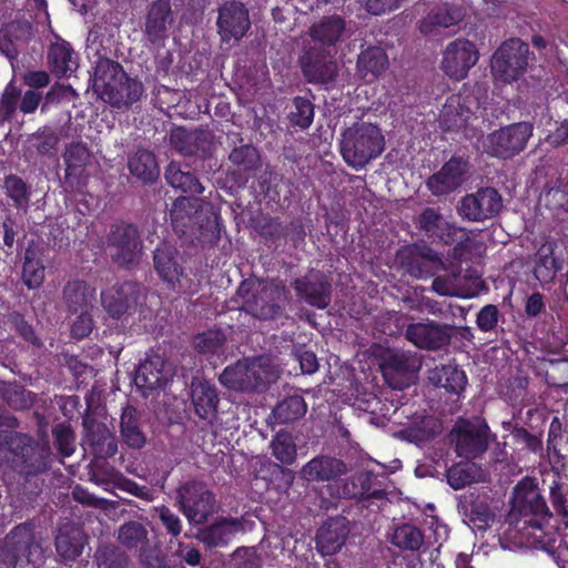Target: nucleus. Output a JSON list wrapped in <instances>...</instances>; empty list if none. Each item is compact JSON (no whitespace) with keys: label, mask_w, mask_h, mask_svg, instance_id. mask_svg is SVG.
<instances>
[{"label":"nucleus","mask_w":568,"mask_h":568,"mask_svg":"<svg viewBox=\"0 0 568 568\" xmlns=\"http://www.w3.org/2000/svg\"><path fill=\"white\" fill-rule=\"evenodd\" d=\"M93 90L105 102L122 108L133 104L141 98L143 85L128 78L118 62L99 59L93 75Z\"/></svg>","instance_id":"1"},{"label":"nucleus","mask_w":568,"mask_h":568,"mask_svg":"<svg viewBox=\"0 0 568 568\" xmlns=\"http://www.w3.org/2000/svg\"><path fill=\"white\" fill-rule=\"evenodd\" d=\"M278 369L267 357L252 361H242L234 366L226 367L220 376L221 383L230 389H255L261 384L276 379Z\"/></svg>","instance_id":"2"},{"label":"nucleus","mask_w":568,"mask_h":568,"mask_svg":"<svg viewBox=\"0 0 568 568\" xmlns=\"http://www.w3.org/2000/svg\"><path fill=\"white\" fill-rule=\"evenodd\" d=\"M531 52L529 45L518 38L504 42L491 59L494 77L504 83L518 80L527 70Z\"/></svg>","instance_id":"3"},{"label":"nucleus","mask_w":568,"mask_h":568,"mask_svg":"<svg viewBox=\"0 0 568 568\" xmlns=\"http://www.w3.org/2000/svg\"><path fill=\"white\" fill-rule=\"evenodd\" d=\"M239 295L243 298V307L255 317L268 318L274 315L273 306L265 305L266 301H277L284 295L278 284H263L256 281H245L239 287Z\"/></svg>","instance_id":"4"},{"label":"nucleus","mask_w":568,"mask_h":568,"mask_svg":"<svg viewBox=\"0 0 568 568\" xmlns=\"http://www.w3.org/2000/svg\"><path fill=\"white\" fill-rule=\"evenodd\" d=\"M216 27L222 42H239L251 28L247 8L236 0L224 2L219 8Z\"/></svg>","instance_id":"5"},{"label":"nucleus","mask_w":568,"mask_h":568,"mask_svg":"<svg viewBox=\"0 0 568 568\" xmlns=\"http://www.w3.org/2000/svg\"><path fill=\"white\" fill-rule=\"evenodd\" d=\"M69 307L80 315L72 324V334L77 338L87 336L92 329V318L89 306L94 300L95 291L83 282L69 283L64 290Z\"/></svg>","instance_id":"6"},{"label":"nucleus","mask_w":568,"mask_h":568,"mask_svg":"<svg viewBox=\"0 0 568 568\" xmlns=\"http://www.w3.org/2000/svg\"><path fill=\"white\" fill-rule=\"evenodd\" d=\"M478 52L468 40L458 39L449 43L443 54L442 69L452 79L462 80L476 64Z\"/></svg>","instance_id":"7"},{"label":"nucleus","mask_w":568,"mask_h":568,"mask_svg":"<svg viewBox=\"0 0 568 568\" xmlns=\"http://www.w3.org/2000/svg\"><path fill=\"white\" fill-rule=\"evenodd\" d=\"M455 436L458 456L474 458L487 448L488 427L480 419L459 420L455 427Z\"/></svg>","instance_id":"8"},{"label":"nucleus","mask_w":568,"mask_h":568,"mask_svg":"<svg viewBox=\"0 0 568 568\" xmlns=\"http://www.w3.org/2000/svg\"><path fill=\"white\" fill-rule=\"evenodd\" d=\"M332 52L316 45H303L301 65L305 78L314 83H329L336 75V63Z\"/></svg>","instance_id":"9"},{"label":"nucleus","mask_w":568,"mask_h":568,"mask_svg":"<svg viewBox=\"0 0 568 568\" xmlns=\"http://www.w3.org/2000/svg\"><path fill=\"white\" fill-rule=\"evenodd\" d=\"M174 22V14L169 0L153 1L146 11L143 34L153 45H162L169 37Z\"/></svg>","instance_id":"10"},{"label":"nucleus","mask_w":568,"mask_h":568,"mask_svg":"<svg viewBox=\"0 0 568 568\" xmlns=\"http://www.w3.org/2000/svg\"><path fill=\"white\" fill-rule=\"evenodd\" d=\"M183 513L190 523L201 524L214 509V498L202 485L190 484L179 490Z\"/></svg>","instance_id":"11"},{"label":"nucleus","mask_w":568,"mask_h":568,"mask_svg":"<svg viewBox=\"0 0 568 568\" xmlns=\"http://www.w3.org/2000/svg\"><path fill=\"white\" fill-rule=\"evenodd\" d=\"M501 207V199L494 189H483L466 195L458 206L462 217L469 221H483L496 215Z\"/></svg>","instance_id":"12"},{"label":"nucleus","mask_w":568,"mask_h":568,"mask_svg":"<svg viewBox=\"0 0 568 568\" xmlns=\"http://www.w3.org/2000/svg\"><path fill=\"white\" fill-rule=\"evenodd\" d=\"M347 32L346 21L337 14L323 17L312 24L308 30L310 40L303 45H316L318 49L332 52V49L343 40Z\"/></svg>","instance_id":"13"},{"label":"nucleus","mask_w":568,"mask_h":568,"mask_svg":"<svg viewBox=\"0 0 568 568\" xmlns=\"http://www.w3.org/2000/svg\"><path fill=\"white\" fill-rule=\"evenodd\" d=\"M371 353L377 359L385 379L392 387H403L404 385V383L395 381L397 375L406 381L410 378L412 369L407 364V357L404 353L392 349L383 344L373 345Z\"/></svg>","instance_id":"14"},{"label":"nucleus","mask_w":568,"mask_h":568,"mask_svg":"<svg viewBox=\"0 0 568 568\" xmlns=\"http://www.w3.org/2000/svg\"><path fill=\"white\" fill-rule=\"evenodd\" d=\"M476 105V99L471 95L448 97L439 113L440 126L446 131L462 129L473 115Z\"/></svg>","instance_id":"15"},{"label":"nucleus","mask_w":568,"mask_h":568,"mask_svg":"<svg viewBox=\"0 0 568 568\" xmlns=\"http://www.w3.org/2000/svg\"><path fill=\"white\" fill-rule=\"evenodd\" d=\"M466 174L467 163L460 159H452L428 180L427 184L434 194H446L460 186L466 180Z\"/></svg>","instance_id":"16"},{"label":"nucleus","mask_w":568,"mask_h":568,"mask_svg":"<svg viewBox=\"0 0 568 568\" xmlns=\"http://www.w3.org/2000/svg\"><path fill=\"white\" fill-rule=\"evenodd\" d=\"M173 376L172 366L160 356H153L142 363L135 376L140 388L155 389L164 386Z\"/></svg>","instance_id":"17"},{"label":"nucleus","mask_w":568,"mask_h":568,"mask_svg":"<svg viewBox=\"0 0 568 568\" xmlns=\"http://www.w3.org/2000/svg\"><path fill=\"white\" fill-rule=\"evenodd\" d=\"M112 245L116 248L113 257L122 264L132 263L140 252L138 231L132 225L116 226L111 236Z\"/></svg>","instance_id":"18"},{"label":"nucleus","mask_w":568,"mask_h":568,"mask_svg":"<svg viewBox=\"0 0 568 568\" xmlns=\"http://www.w3.org/2000/svg\"><path fill=\"white\" fill-rule=\"evenodd\" d=\"M48 64L51 72L57 77H69L78 68L73 49L59 37L49 47Z\"/></svg>","instance_id":"19"},{"label":"nucleus","mask_w":568,"mask_h":568,"mask_svg":"<svg viewBox=\"0 0 568 568\" xmlns=\"http://www.w3.org/2000/svg\"><path fill=\"white\" fill-rule=\"evenodd\" d=\"M406 337L420 348H438L446 344L448 335L438 325L430 322L416 323L407 327Z\"/></svg>","instance_id":"20"},{"label":"nucleus","mask_w":568,"mask_h":568,"mask_svg":"<svg viewBox=\"0 0 568 568\" xmlns=\"http://www.w3.org/2000/svg\"><path fill=\"white\" fill-rule=\"evenodd\" d=\"M514 508L520 513L541 514L546 509L539 490L531 479H524L514 489Z\"/></svg>","instance_id":"21"},{"label":"nucleus","mask_w":568,"mask_h":568,"mask_svg":"<svg viewBox=\"0 0 568 568\" xmlns=\"http://www.w3.org/2000/svg\"><path fill=\"white\" fill-rule=\"evenodd\" d=\"M296 291L311 305L318 308L328 305V285L318 273H311L305 281H297Z\"/></svg>","instance_id":"22"},{"label":"nucleus","mask_w":568,"mask_h":568,"mask_svg":"<svg viewBox=\"0 0 568 568\" xmlns=\"http://www.w3.org/2000/svg\"><path fill=\"white\" fill-rule=\"evenodd\" d=\"M388 68V58L382 48L364 50L357 59V71L365 81H373Z\"/></svg>","instance_id":"23"},{"label":"nucleus","mask_w":568,"mask_h":568,"mask_svg":"<svg viewBox=\"0 0 568 568\" xmlns=\"http://www.w3.org/2000/svg\"><path fill=\"white\" fill-rule=\"evenodd\" d=\"M243 531V525L236 519H220L201 534V538L210 546H221L231 541Z\"/></svg>","instance_id":"24"},{"label":"nucleus","mask_w":568,"mask_h":568,"mask_svg":"<svg viewBox=\"0 0 568 568\" xmlns=\"http://www.w3.org/2000/svg\"><path fill=\"white\" fill-rule=\"evenodd\" d=\"M192 402L201 418H211L216 410L217 395L211 384L196 379L192 383Z\"/></svg>","instance_id":"25"},{"label":"nucleus","mask_w":568,"mask_h":568,"mask_svg":"<svg viewBox=\"0 0 568 568\" xmlns=\"http://www.w3.org/2000/svg\"><path fill=\"white\" fill-rule=\"evenodd\" d=\"M175 250L163 245L154 253V266L159 275L171 285L180 283L183 275L182 268L175 261Z\"/></svg>","instance_id":"26"},{"label":"nucleus","mask_w":568,"mask_h":568,"mask_svg":"<svg viewBox=\"0 0 568 568\" xmlns=\"http://www.w3.org/2000/svg\"><path fill=\"white\" fill-rule=\"evenodd\" d=\"M344 470L342 462L327 457H317L308 462L301 470V475L308 481L331 480Z\"/></svg>","instance_id":"27"},{"label":"nucleus","mask_w":568,"mask_h":568,"mask_svg":"<svg viewBox=\"0 0 568 568\" xmlns=\"http://www.w3.org/2000/svg\"><path fill=\"white\" fill-rule=\"evenodd\" d=\"M85 539L83 532L73 526L60 529L55 546L58 554L65 560H73L82 552Z\"/></svg>","instance_id":"28"},{"label":"nucleus","mask_w":568,"mask_h":568,"mask_svg":"<svg viewBox=\"0 0 568 568\" xmlns=\"http://www.w3.org/2000/svg\"><path fill=\"white\" fill-rule=\"evenodd\" d=\"M460 20V14L447 6L430 10L425 18L419 21V31L423 34H436L440 29L456 24Z\"/></svg>","instance_id":"29"},{"label":"nucleus","mask_w":568,"mask_h":568,"mask_svg":"<svg viewBox=\"0 0 568 568\" xmlns=\"http://www.w3.org/2000/svg\"><path fill=\"white\" fill-rule=\"evenodd\" d=\"M345 531L343 520H331L317 532V547L324 555L337 552L344 544Z\"/></svg>","instance_id":"30"},{"label":"nucleus","mask_w":568,"mask_h":568,"mask_svg":"<svg viewBox=\"0 0 568 568\" xmlns=\"http://www.w3.org/2000/svg\"><path fill=\"white\" fill-rule=\"evenodd\" d=\"M130 172L143 182H152L159 176V165L154 155L144 148H139L129 160Z\"/></svg>","instance_id":"31"},{"label":"nucleus","mask_w":568,"mask_h":568,"mask_svg":"<svg viewBox=\"0 0 568 568\" xmlns=\"http://www.w3.org/2000/svg\"><path fill=\"white\" fill-rule=\"evenodd\" d=\"M486 473L474 463L465 462L450 467L447 481L454 489H462L471 483L484 481Z\"/></svg>","instance_id":"32"},{"label":"nucleus","mask_w":568,"mask_h":568,"mask_svg":"<svg viewBox=\"0 0 568 568\" xmlns=\"http://www.w3.org/2000/svg\"><path fill=\"white\" fill-rule=\"evenodd\" d=\"M429 379L435 385L456 394L462 392L467 383L465 373L453 365L436 367L430 372Z\"/></svg>","instance_id":"33"},{"label":"nucleus","mask_w":568,"mask_h":568,"mask_svg":"<svg viewBox=\"0 0 568 568\" xmlns=\"http://www.w3.org/2000/svg\"><path fill=\"white\" fill-rule=\"evenodd\" d=\"M98 435H90L85 444L91 446L92 453L99 458H106L116 453V443L111 433L103 426H98Z\"/></svg>","instance_id":"34"},{"label":"nucleus","mask_w":568,"mask_h":568,"mask_svg":"<svg viewBox=\"0 0 568 568\" xmlns=\"http://www.w3.org/2000/svg\"><path fill=\"white\" fill-rule=\"evenodd\" d=\"M383 139L379 128L368 122H356L343 132L344 142H378Z\"/></svg>","instance_id":"35"},{"label":"nucleus","mask_w":568,"mask_h":568,"mask_svg":"<svg viewBox=\"0 0 568 568\" xmlns=\"http://www.w3.org/2000/svg\"><path fill=\"white\" fill-rule=\"evenodd\" d=\"M305 413L306 404L300 395H293L285 398L274 409V416L281 423L296 420Z\"/></svg>","instance_id":"36"},{"label":"nucleus","mask_w":568,"mask_h":568,"mask_svg":"<svg viewBox=\"0 0 568 568\" xmlns=\"http://www.w3.org/2000/svg\"><path fill=\"white\" fill-rule=\"evenodd\" d=\"M165 178L173 187L181 189L184 192L202 193L204 190L194 175L181 171L173 163L169 165Z\"/></svg>","instance_id":"37"},{"label":"nucleus","mask_w":568,"mask_h":568,"mask_svg":"<svg viewBox=\"0 0 568 568\" xmlns=\"http://www.w3.org/2000/svg\"><path fill=\"white\" fill-rule=\"evenodd\" d=\"M424 538L419 529L412 525L397 527L392 537V542L403 549L416 550L423 545Z\"/></svg>","instance_id":"38"},{"label":"nucleus","mask_w":568,"mask_h":568,"mask_svg":"<svg viewBox=\"0 0 568 568\" xmlns=\"http://www.w3.org/2000/svg\"><path fill=\"white\" fill-rule=\"evenodd\" d=\"M532 135V125L529 122H519L494 132L497 142H527Z\"/></svg>","instance_id":"39"},{"label":"nucleus","mask_w":568,"mask_h":568,"mask_svg":"<svg viewBox=\"0 0 568 568\" xmlns=\"http://www.w3.org/2000/svg\"><path fill=\"white\" fill-rule=\"evenodd\" d=\"M121 434L123 440L133 448H141L145 443V438L134 420L131 408H126L122 414Z\"/></svg>","instance_id":"40"},{"label":"nucleus","mask_w":568,"mask_h":568,"mask_svg":"<svg viewBox=\"0 0 568 568\" xmlns=\"http://www.w3.org/2000/svg\"><path fill=\"white\" fill-rule=\"evenodd\" d=\"M440 423L433 417H424L418 424L406 429L407 439L422 443L440 433Z\"/></svg>","instance_id":"41"},{"label":"nucleus","mask_w":568,"mask_h":568,"mask_svg":"<svg viewBox=\"0 0 568 568\" xmlns=\"http://www.w3.org/2000/svg\"><path fill=\"white\" fill-rule=\"evenodd\" d=\"M274 456L283 464H292L296 457V445L288 433H278L272 442Z\"/></svg>","instance_id":"42"},{"label":"nucleus","mask_w":568,"mask_h":568,"mask_svg":"<svg viewBox=\"0 0 568 568\" xmlns=\"http://www.w3.org/2000/svg\"><path fill=\"white\" fill-rule=\"evenodd\" d=\"M339 145L343 159L355 169L364 166L373 158V152L369 149V144Z\"/></svg>","instance_id":"43"},{"label":"nucleus","mask_w":568,"mask_h":568,"mask_svg":"<svg viewBox=\"0 0 568 568\" xmlns=\"http://www.w3.org/2000/svg\"><path fill=\"white\" fill-rule=\"evenodd\" d=\"M22 276L30 288L39 287L44 280V266L29 252L26 255Z\"/></svg>","instance_id":"44"},{"label":"nucleus","mask_w":568,"mask_h":568,"mask_svg":"<svg viewBox=\"0 0 568 568\" xmlns=\"http://www.w3.org/2000/svg\"><path fill=\"white\" fill-rule=\"evenodd\" d=\"M102 304L112 317H120L128 310V302L122 291L111 288L102 294Z\"/></svg>","instance_id":"45"},{"label":"nucleus","mask_w":568,"mask_h":568,"mask_svg":"<svg viewBox=\"0 0 568 568\" xmlns=\"http://www.w3.org/2000/svg\"><path fill=\"white\" fill-rule=\"evenodd\" d=\"M478 234H473L470 237L464 230L453 229V239L452 241H458V250L460 251V255L464 251L469 252L470 254L480 255L484 251L481 240H477Z\"/></svg>","instance_id":"46"},{"label":"nucleus","mask_w":568,"mask_h":568,"mask_svg":"<svg viewBox=\"0 0 568 568\" xmlns=\"http://www.w3.org/2000/svg\"><path fill=\"white\" fill-rule=\"evenodd\" d=\"M295 111L291 112V121L301 128H307L313 121V105L310 101L303 98L294 100Z\"/></svg>","instance_id":"47"},{"label":"nucleus","mask_w":568,"mask_h":568,"mask_svg":"<svg viewBox=\"0 0 568 568\" xmlns=\"http://www.w3.org/2000/svg\"><path fill=\"white\" fill-rule=\"evenodd\" d=\"M21 91L13 83H9L0 100V112L4 118L9 119L17 110L20 100Z\"/></svg>","instance_id":"48"},{"label":"nucleus","mask_w":568,"mask_h":568,"mask_svg":"<svg viewBox=\"0 0 568 568\" xmlns=\"http://www.w3.org/2000/svg\"><path fill=\"white\" fill-rule=\"evenodd\" d=\"M212 135L205 130L187 131L185 128L179 126L171 131L170 142H210Z\"/></svg>","instance_id":"49"},{"label":"nucleus","mask_w":568,"mask_h":568,"mask_svg":"<svg viewBox=\"0 0 568 568\" xmlns=\"http://www.w3.org/2000/svg\"><path fill=\"white\" fill-rule=\"evenodd\" d=\"M145 537L144 528L138 523H130L121 527L119 539L122 544L134 547Z\"/></svg>","instance_id":"50"},{"label":"nucleus","mask_w":568,"mask_h":568,"mask_svg":"<svg viewBox=\"0 0 568 568\" xmlns=\"http://www.w3.org/2000/svg\"><path fill=\"white\" fill-rule=\"evenodd\" d=\"M433 288L440 295L458 296L470 298L477 295V290L464 291L457 288L449 280L437 277L433 282Z\"/></svg>","instance_id":"51"},{"label":"nucleus","mask_w":568,"mask_h":568,"mask_svg":"<svg viewBox=\"0 0 568 568\" xmlns=\"http://www.w3.org/2000/svg\"><path fill=\"white\" fill-rule=\"evenodd\" d=\"M224 338L221 333L210 331L195 337V347L202 353L215 352L223 343Z\"/></svg>","instance_id":"52"},{"label":"nucleus","mask_w":568,"mask_h":568,"mask_svg":"<svg viewBox=\"0 0 568 568\" xmlns=\"http://www.w3.org/2000/svg\"><path fill=\"white\" fill-rule=\"evenodd\" d=\"M8 195L18 206H22L27 201V190L23 181L18 176H8L4 182Z\"/></svg>","instance_id":"53"},{"label":"nucleus","mask_w":568,"mask_h":568,"mask_svg":"<svg viewBox=\"0 0 568 568\" xmlns=\"http://www.w3.org/2000/svg\"><path fill=\"white\" fill-rule=\"evenodd\" d=\"M6 33L18 41H28L32 37V26L28 20H14L7 24Z\"/></svg>","instance_id":"54"},{"label":"nucleus","mask_w":568,"mask_h":568,"mask_svg":"<svg viewBox=\"0 0 568 568\" xmlns=\"http://www.w3.org/2000/svg\"><path fill=\"white\" fill-rule=\"evenodd\" d=\"M404 0H364V7L371 14L381 16L399 8Z\"/></svg>","instance_id":"55"},{"label":"nucleus","mask_w":568,"mask_h":568,"mask_svg":"<svg viewBox=\"0 0 568 568\" xmlns=\"http://www.w3.org/2000/svg\"><path fill=\"white\" fill-rule=\"evenodd\" d=\"M498 311L494 305H487L481 308L477 316V324L483 331H490L497 324Z\"/></svg>","instance_id":"56"},{"label":"nucleus","mask_w":568,"mask_h":568,"mask_svg":"<svg viewBox=\"0 0 568 568\" xmlns=\"http://www.w3.org/2000/svg\"><path fill=\"white\" fill-rule=\"evenodd\" d=\"M42 101V94L36 90H28L20 95V110L24 114L33 113Z\"/></svg>","instance_id":"57"},{"label":"nucleus","mask_w":568,"mask_h":568,"mask_svg":"<svg viewBox=\"0 0 568 568\" xmlns=\"http://www.w3.org/2000/svg\"><path fill=\"white\" fill-rule=\"evenodd\" d=\"M57 443L61 453L64 456H70L73 453V434L67 427H61L54 432Z\"/></svg>","instance_id":"58"},{"label":"nucleus","mask_w":568,"mask_h":568,"mask_svg":"<svg viewBox=\"0 0 568 568\" xmlns=\"http://www.w3.org/2000/svg\"><path fill=\"white\" fill-rule=\"evenodd\" d=\"M420 260V265L418 266H414L413 264L407 265L408 272L414 276H424L430 273L436 263L435 256H432L430 254H423Z\"/></svg>","instance_id":"59"},{"label":"nucleus","mask_w":568,"mask_h":568,"mask_svg":"<svg viewBox=\"0 0 568 568\" xmlns=\"http://www.w3.org/2000/svg\"><path fill=\"white\" fill-rule=\"evenodd\" d=\"M24 83L32 89L44 88L50 82V77L45 71H30L23 77Z\"/></svg>","instance_id":"60"},{"label":"nucleus","mask_w":568,"mask_h":568,"mask_svg":"<svg viewBox=\"0 0 568 568\" xmlns=\"http://www.w3.org/2000/svg\"><path fill=\"white\" fill-rule=\"evenodd\" d=\"M159 515L162 523L172 535L176 536L181 532V521L179 517L164 507L159 510Z\"/></svg>","instance_id":"61"},{"label":"nucleus","mask_w":568,"mask_h":568,"mask_svg":"<svg viewBox=\"0 0 568 568\" xmlns=\"http://www.w3.org/2000/svg\"><path fill=\"white\" fill-rule=\"evenodd\" d=\"M420 224L426 231H433L440 227L444 221L434 210H426L420 217Z\"/></svg>","instance_id":"62"},{"label":"nucleus","mask_w":568,"mask_h":568,"mask_svg":"<svg viewBox=\"0 0 568 568\" xmlns=\"http://www.w3.org/2000/svg\"><path fill=\"white\" fill-rule=\"evenodd\" d=\"M256 152L252 144H242L236 148L230 155V159L235 163H243L244 158H255Z\"/></svg>","instance_id":"63"},{"label":"nucleus","mask_w":568,"mask_h":568,"mask_svg":"<svg viewBox=\"0 0 568 568\" xmlns=\"http://www.w3.org/2000/svg\"><path fill=\"white\" fill-rule=\"evenodd\" d=\"M298 361L303 373L312 374L317 369L316 356L311 352L303 353Z\"/></svg>","instance_id":"64"}]
</instances>
